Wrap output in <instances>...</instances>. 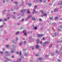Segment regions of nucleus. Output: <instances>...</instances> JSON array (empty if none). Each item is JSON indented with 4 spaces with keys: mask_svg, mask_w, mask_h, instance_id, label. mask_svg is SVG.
I'll return each mask as SVG.
<instances>
[{
    "mask_svg": "<svg viewBox=\"0 0 62 62\" xmlns=\"http://www.w3.org/2000/svg\"><path fill=\"white\" fill-rule=\"evenodd\" d=\"M44 34H38L37 35V36L39 38H40L41 37H43V36H44Z\"/></svg>",
    "mask_w": 62,
    "mask_h": 62,
    "instance_id": "f257e3e1",
    "label": "nucleus"
},
{
    "mask_svg": "<svg viewBox=\"0 0 62 62\" xmlns=\"http://www.w3.org/2000/svg\"><path fill=\"white\" fill-rule=\"evenodd\" d=\"M52 37H55V36H57L58 35L56 33H54L53 34H52Z\"/></svg>",
    "mask_w": 62,
    "mask_h": 62,
    "instance_id": "f03ea898",
    "label": "nucleus"
},
{
    "mask_svg": "<svg viewBox=\"0 0 62 62\" xmlns=\"http://www.w3.org/2000/svg\"><path fill=\"white\" fill-rule=\"evenodd\" d=\"M25 11H26V10L25 9L22 10L20 11V12L22 13H23L25 12Z\"/></svg>",
    "mask_w": 62,
    "mask_h": 62,
    "instance_id": "7ed1b4c3",
    "label": "nucleus"
},
{
    "mask_svg": "<svg viewBox=\"0 0 62 62\" xmlns=\"http://www.w3.org/2000/svg\"><path fill=\"white\" fill-rule=\"evenodd\" d=\"M4 58L5 59H6L7 61H11V60L10 59H8V58H7V57H6V56H5L4 57Z\"/></svg>",
    "mask_w": 62,
    "mask_h": 62,
    "instance_id": "20e7f679",
    "label": "nucleus"
},
{
    "mask_svg": "<svg viewBox=\"0 0 62 62\" xmlns=\"http://www.w3.org/2000/svg\"><path fill=\"white\" fill-rule=\"evenodd\" d=\"M35 47H36V48L37 49H39V46L38 45H37Z\"/></svg>",
    "mask_w": 62,
    "mask_h": 62,
    "instance_id": "39448f33",
    "label": "nucleus"
},
{
    "mask_svg": "<svg viewBox=\"0 0 62 62\" xmlns=\"http://www.w3.org/2000/svg\"><path fill=\"white\" fill-rule=\"evenodd\" d=\"M11 49H15V46L12 45L11 46Z\"/></svg>",
    "mask_w": 62,
    "mask_h": 62,
    "instance_id": "423d86ee",
    "label": "nucleus"
},
{
    "mask_svg": "<svg viewBox=\"0 0 62 62\" xmlns=\"http://www.w3.org/2000/svg\"><path fill=\"white\" fill-rule=\"evenodd\" d=\"M23 33H24V35H25V36H26L27 35V34L26 33V31H22Z\"/></svg>",
    "mask_w": 62,
    "mask_h": 62,
    "instance_id": "0eeeda50",
    "label": "nucleus"
},
{
    "mask_svg": "<svg viewBox=\"0 0 62 62\" xmlns=\"http://www.w3.org/2000/svg\"><path fill=\"white\" fill-rule=\"evenodd\" d=\"M62 27L61 26L59 27V29H58V30H59V31H61V29H62Z\"/></svg>",
    "mask_w": 62,
    "mask_h": 62,
    "instance_id": "6e6552de",
    "label": "nucleus"
},
{
    "mask_svg": "<svg viewBox=\"0 0 62 62\" xmlns=\"http://www.w3.org/2000/svg\"><path fill=\"white\" fill-rule=\"evenodd\" d=\"M23 42H20V43L19 44V46H22V45L23 44Z\"/></svg>",
    "mask_w": 62,
    "mask_h": 62,
    "instance_id": "1a4fd4ad",
    "label": "nucleus"
},
{
    "mask_svg": "<svg viewBox=\"0 0 62 62\" xmlns=\"http://www.w3.org/2000/svg\"><path fill=\"white\" fill-rule=\"evenodd\" d=\"M8 51H7L5 53V54L6 55H7V56H8V55H9L8 54Z\"/></svg>",
    "mask_w": 62,
    "mask_h": 62,
    "instance_id": "9d476101",
    "label": "nucleus"
},
{
    "mask_svg": "<svg viewBox=\"0 0 62 62\" xmlns=\"http://www.w3.org/2000/svg\"><path fill=\"white\" fill-rule=\"evenodd\" d=\"M33 29H34V30H37V29H38V27H34L33 28Z\"/></svg>",
    "mask_w": 62,
    "mask_h": 62,
    "instance_id": "9b49d317",
    "label": "nucleus"
},
{
    "mask_svg": "<svg viewBox=\"0 0 62 62\" xmlns=\"http://www.w3.org/2000/svg\"><path fill=\"white\" fill-rule=\"evenodd\" d=\"M29 16H28L27 17V18L26 19L25 21H27V20H28L29 19Z\"/></svg>",
    "mask_w": 62,
    "mask_h": 62,
    "instance_id": "f8f14e48",
    "label": "nucleus"
},
{
    "mask_svg": "<svg viewBox=\"0 0 62 62\" xmlns=\"http://www.w3.org/2000/svg\"><path fill=\"white\" fill-rule=\"evenodd\" d=\"M57 42L58 43L60 42V43H61L62 42V41H60L59 40H57Z\"/></svg>",
    "mask_w": 62,
    "mask_h": 62,
    "instance_id": "ddd939ff",
    "label": "nucleus"
},
{
    "mask_svg": "<svg viewBox=\"0 0 62 62\" xmlns=\"http://www.w3.org/2000/svg\"><path fill=\"white\" fill-rule=\"evenodd\" d=\"M17 62H21V59L20 58H19L18 60H17Z\"/></svg>",
    "mask_w": 62,
    "mask_h": 62,
    "instance_id": "4468645a",
    "label": "nucleus"
},
{
    "mask_svg": "<svg viewBox=\"0 0 62 62\" xmlns=\"http://www.w3.org/2000/svg\"><path fill=\"white\" fill-rule=\"evenodd\" d=\"M13 42L14 43H16V41L15 40H13Z\"/></svg>",
    "mask_w": 62,
    "mask_h": 62,
    "instance_id": "2eb2a0df",
    "label": "nucleus"
},
{
    "mask_svg": "<svg viewBox=\"0 0 62 62\" xmlns=\"http://www.w3.org/2000/svg\"><path fill=\"white\" fill-rule=\"evenodd\" d=\"M37 43H39V39H38L37 40Z\"/></svg>",
    "mask_w": 62,
    "mask_h": 62,
    "instance_id": "dca6fc26",
    "label": "nucleus"
},
{
    "mask_svg": "<svg viewBox=\"0 0 62 62\" xmlns=\"http://www.w3.org/2000/svg\"><path fill=\"white\" fill-rule=\"evenodd\" d=\"M24 55H25V56H26V55H27V53L25 52L24 53Z\"/></svg>",
    "mask_w": 62,
    "mask_h": 62,
    "instance_id": "f3484780",
    "label": "nucleus"
},
{
    "mask_svg": "<svg viewBox=\"0 0 62 62\" xmlns=\"http://www.w3.org/2000/svg\"><path fill=\"white\" fill-rule=\"evenodd\" d=\"M54 12H57V8H56L54 10Z\"/></svg>",
    "mask_w": 62,
    "mask_h": 62,
    "instance_id": "a211bd4d",
    "label": "nucleus"
},
{
    "mask_svg": "<svg viewBox=\"0 0 62 62\" xmlns=\"http://www.w3.org/2000/svg\"><path fill=\"white\" fill-rule=\"evenodd\" d=\"M32 20H33V21H36V18H34V17H33L32 18Z\"/></svg>",
    "mask_w": 62,
    "mask_h": 62,
    "instance_id": "6ab92c4d",
    "label": "nucleus"
},
{
    "mask_svg": "<svg viewBox=\"0 0 62 62\" xmlns=\"http://www.w3.org/2000/svg\"><path fill=\"white\" fill-rule=\"evenodd\" d=\"M50 20H53V16L50 17Z\"/></svg>",
    "mask_w": 62,
    "mask_h": 62,
    "instance_id": "aec40b11",
    "label": "nucleus"
},
{
    "mask_svg": "<svg viewBox=\"0 0 62 62\" xmlns=\"http://www.w3.org/2000/svg\"><path fill=\"white\" fill-rule=\"evenodd\" d=\"M46 42H45L43 45V46H46Z\"/></svg>",
    "mask_w": 62,
    "mask_h": 62,
    "instance_id": "412c9836",
    "label": "nucleus"
},
{
    "mask_svg": "<svg viewBox=\"0 0 62 62\" xmlns=\"http://www.w3.org/2000/svg\"><path fill=\"white\" fill-rule=\"evenodd\" d=\"M27 13H30V12L29 11V10H28L27 9Z\"/></svg>",
    "mask_w": 62,
    "mask_h": 62,
    "instance_id": "4be33fe9",
    "label": "nucleus"
},
{
    "mask_svg": "<svg viewBox=\"0 0 62 62\" xmlns=\"http://www.w3.org/2000/svg\"><path fill=\"white\" fill-rule=\"evenodd\" d=\"M42 58H39L38 60H42Z\"/></svg>",
    "mask_w": 62,
    "mask_h": 62,
    "instance_id": "5701e85b",
    "label": "nucleus"
},
{
    "mask_svg": "<svg viewBox=\"0 0 62 62\" xmlns=\"http://www.w3.org/2000/svg\"><path fill=\"white\" fill-rule=\"evenodd\" d=\"M62 1L61 2V3H58V5H62Z\"/></svg>",
    "mask_w": 62,
    "mask_h": 62,
    "instance_id": "b1692460",
    "label": "nucleus"
},
{
    "mask_svg": "<svg viewBox=\"0 0 62 62\" xmlns=\"http://www.w3.org/2000/svg\"><path fill=\"white\" fill-rule=\"evenodd\" d=\"M44 16H46L47 15V14L46 13L44 14L43 15Z\"/></svg>",
    "mask_w": 62,
    "mask_h": 62,
    "instance_id": "393cba45",
    "label": "nucleus"
},
{
    "mask_svg": "<svg viewBox=\"0 0 62 62\" xmlns=\"http://www.w3.org/2000/svg\"><path fill=\"white\" fill-rule=\"evenodd\" d=\"M55 20H56V19H58V18L57 17H56L55 18Z\"/></svg>",
    "mask_w": 62,
    "mask_h": 62,
    "instance_id": "a878e982",
    "label": "nucleus"
},
{
    "mask_svg": "<svg viewBox=\"0 0 62 62\" xmlns=\"http://www.w3.org/2000/svg\"><path fill=\"white\" fill-rule=\"evenodd\" d=\"M18 34H19V33L18 32H16V35H18Z\"/></svg>",
    "mask_w": 62,
    "mask_h": 62,
    "instance_id": "bb28decb",
    "label": "nucleus"
},
{
    "mask_svg": "<svg viewBox=\"0 0 62 62\" xmlns=\"http://www.w3.org/2000/svg\"><path fill=\"white\" fill-rule=\"evenodd\" d=\"M13 18H14V19H16V16H13Z\"/></svg>",
    "mask_w": 62,
    "mask_h": 62,
    "instance_id": "cd10ccee",
    "label": "nucleus"
},
{
    "mask_svg": "<svg viewBox=\"0 0 62 62\" xmlns=\"http://www.w3.org/2000/svg\"><path fill=\"white\" fill-rule=\"evenodd\" d=\"M40 11L41 13H44V12H43V11L42 10H40Z\"/></svg>",
    "mask_w": 62,
    "mask_h": 62,
    "instance_id": "c85d7f7f",
    "label": "nucleus"
},
{
    "mask_svg": "<svg viewBox=\"0 0 62 62\" xmlns=\"http://www.w3.org/2000/svg\"><path fill=\"white\" fill-rule=\"evenodd\" d=\"M6 46L7 48H8V47H9V45H6Z\"/></svg>",
    "mask_w": 62,
    "mask_h": 62,
    "instance_id": "c756f323",
    "label": "nucleus"
},
{
    "mask_svg": "<svg viewBox=\"0 0 62 62\" xmlns=\"http://www.w3.org/2000/svg\"><path fill=\"white\" fill-rule=\"evenodd\" d=\"M26 43V41H25L24 42V44H25Z\"/></svg>",
    "mask_w": 62,
    "mask_h": 62,
    "instance_id": "7c9ffc66",
    "label": "nucleus"
},
{
    "mask_svg": "<svg viewBox=\"0 0 62 62\" xmlns=\"http://www.w3.org/2000/svg\"><path fill=\"white\" fill-rule=\"evenodd\" d=\"M32 16L31 15H30L29 16H28V17H29V18H30V17H32Z\"/></svg>",
    "mask_w": 62,
    "mask_h": 62,
    "instance_id": "2f4dec72",
    "label": "nucleus"
},
{
    "mask_svg": "<svg viewBox=\"0 0 62 62\" xmlns=\"http://www.w3.org/2000/svg\"><path fill=\"white\" fill-rule=\"evenodd\" d=\"M4 20H5V21H7V20H8V19H4Z\"/></svg>",
    "mask_w": 62,
    "mask_h": 62,
    "instance_id": "473e14b6",
    "label": "nucleus"
},
{
    "mask_svg": "<svg viewBox=\"0 0 62 62\" xmlns=\"http://www.w3.org/2000/svg\"><path fill=\"white\" fill-rule=\"evenodd\" d=\"M21 57L22 58V59H23V55H21Z\"/></svg>",
    "mask_w": 62,
    "mask_h": 62,
    "instance_id": "72a5a7b5",
    "label": "nucleus"
},
{
    "mask_svg": "<svg viewBox=\"0 0 62 62\" xmlns=\"http://www.w3.org/2000/svg\"><path fill=\"white\" fill-rule=\"evenodd\" d=\"M15 4H16V5H17V4H18V2L16 1L15 2Z\"/></svg>",
    "mask_w": 62,
    "mask_h": 62,
    "instance_id": "f704fd0d",
    "label": "nucleus"
},
{
    "mask_svg": "<svg viewBox=\"0 0 62 62\" xmlns=\"http://www.w3.org/2000/svg\"><path fill=\"white\" fill-rule=\"evenodd\" d=\"M35 9H33V12H32L33 14H34V11H35Z\"/></svg>",
    "mask_w": 62,
    "mask_h": 62,
    "instance_id": "c9c22d12",
    "label": "nucleus"
},
{
    "mask_svg": "<svg viewBox=\"0 0 62 62\" xmlns=\"http://www.w3.org/2000/svg\"><path fill=\"white\" fill-rule=\"evenodd\" d=\"M21 5H22V6H23V2H22V3L21 4Z\"/></svg>",
    "mask_w": 62,
    "mask_h": 62,
    "instance_id": "e433bc0d",
    "label": "nucleus"
},
{
    "mask_svg": "<svg viewBox=\"0 0 62 62\" xmlns=\"http://www.w3.org/2000/svg\"><path fill=\"white\" fill-rule=\"evenodd\" d=\"M49 42H46V44H48V43H49Z\"/></svg>",
    "mask_w": 62,
    "mask_h": 62,
    "instance_id": "4c0bfd02",
    "label": "nucleus"
},
{
    "mask_svg": "<svg viewBox=\"0 0 62 62\" xmlns=\"http://www.w3.org/2000/svg\"><path fill=\"white\" fill-rule=\"evenodd\" d=\"M58 62H61V60H58Z\"/></svg>",
    "mask_w": 62,
    "mask_h": 62,
    "instance_id": "58836bf2",
    "label": "nucleus"
},
{
    "mask_svg": "<svg viewBox=\"0 0 62 62\" xmlns=\"http://www.w3.org/2000/svg\"><path fill=\"white\" fill-rule=\"evenodd\" d=\"M29 38L30 39H31L32 36H30V37H29Z\"/></svg>",
    "mask_w": 62,
    "mask_h": 62,
    "instance_id": "ea45409f",
    "label": "nucleus"
},
{
    "mask_svg": "<svg viewBox=\"0 0 62 62\" xmlns=\"http://www.w3.org/2000/svg\"><path fill=\"white\" fill-rule=\"evenodd\" d=\"M51 55H52V56H53L54 55V53H51Z\"/></svg>",
    "mask_w": 62,
    "mask_h": 62,
    "instance_id": "a19ab883",
    "label": "nucleus"
},
{
    "mask_svg": "<svg viewBox=\"0 0 62 62\" xmlns=\"http://www.w3.org/2000/svg\"><path fill=\"white\" fill-rule=\"evenodd\" d=\"M15 51H13L12 50L11 51V53H13V52H15Z\"/></svg>",
    "mask_w": 62,
    "mask_h": 62,
    "instance_id": "79ce46f5",
    "label": "nucleus"
},
{
    "mask_svg": "<svg viewBox=\"0 0 62 62\" xmlns=\"http://www.w3.org/2000/svg\"><path fill=\"white\" fill-rule=\"evenodd\" d=\"M16 54H18L19 53V52H18L17 51H16Z\"/></svg>",
    "mask_w": 62,
    "mask_h": 62,
    "instance_id": "37998d69",
    "label": "nucleus"
},
{
    "mask_svg": "<svg viewBox=\"0 0 62 62\" xmlns=\"http://www.w3.org/2000/svg\"><path fill=\"white\" fill-rule=\"evenodd\" d=\"M7 19H8V20H9V19H10V17H7Z\"/></svg>",
    "mask_w": 62,
    "mask_h": 62,
    "instance_id": "c03bdc74",
    "label": "nucleus"
},
{
    "mask_svg": "<svg viewBox=\"0 0 62 62\" xmlns=\"http://www.w3.org/2000/svg\"><path fill=\"white\" fill-rule=\"evenodd\" d=\"M35 56H39V55L38 54H37L35 55Z\"/></svg>",
    "mask_w": 62,
    "mask_h": 62,
    "instance_id": "a18cd8bd",
    "label": "nucleus"
},
{
    "mask_svg": "<svg viewBox=\"0 0 62 62\" xmlns=\"http://www.w3.org/2000/svg\"><path fill=\"white\" fill-rule=\"evenodd\" d=\"M37 7V5L35 6L34 7V8H36Z\"/></svg>",
    "mask_w": 62,
    "mask_h": 62,
    "instance_id": "49530a36",
    "label": "nucleus"
},
{
    "mask_svg": "<svg viewBox=\"0 0 62 62\" xmlns=\"http://www.w3.org/2000/svg\"><path fill=\"white\" fill-rule=\"evenodd\" d=\"M42 0H40V2L41 3H42Z\"/></svg>",
    "mask_w": 62,
    "mask_h": 62,
    "instance_id": "de8ad7c7",
    "label": "nucleus"
},
{
    "mask_svg": "<svg viewBox=\"0 0 62 62\" xmlns=\"http://www.w3.org/2000/svg\"><path fill=\"white\" fill-rule=\"evenodd\" d=\"M44 16L43 15H41L40 16L41 17H42Z\"/></svg>",
    "mask_w": 62,
    "mask_h": 62,
    "instance_id": "09e8293b",
    "label": "nucleus"
},
{
    "mask_svg": "<svg viewBox=\"0 0 62 62\" xmlns=\"http://www.w3.org/2000/svg\"><path fill=\"white\" fill-rule=\"evenodd\" d=\"M3 26V25H2L1 26H0V28H2V27Z\"/></svg>",
    "mask_w": 62,
    "mask_h": 62,
    "instance_id": "8fccbe9b",
    "label": "nucleus"
},
{
    "mask_svg": "<svg viewBox=\"0 0 62 62\" xmlns=\"http://www.w3.org/2000/svg\"><path fill=\"white\" fill-rule=\"evenodd\" d=\"M28 5L29 6H31V4H29Z\"/></svg>",
    "mask_w": 62,
    "mask_h": 62,
    "instance_id": "3c124183",
    "label": "nucleus"
},
{
    "mask_svg": "<svg viewBox=\"0 0 62 62\" xmlns=\"http://www.w3.org/2000/svg\"><path fill=\"white\" fill-rule=\"evenodd\" d=\"M39 21H42V19H39Z\"/></svg>",
    "mask_w": 62,
    "mask_h": 62,
    "instance_id": "603ef678",
    "label": "nucleus"
},
{
    "mask_svg": "<svg viewBox=\"0 0 62 62\" xmlns=\"http://www.w3.org/2000/svg\"><path fill=\"white\" fill-rule=\"evenodd\" d=\"M26 51V49H25V48H24L23 49V51Z\"/></svg>",
    "mask_w": 62,
    "mask_h": 62,
    "instance_id": "864d4df0",
    "label": "nucleus"
},
{
    "mask_svg": "<svg viewBox=\"0 0 62 62\" xmlns=\"http://www.w3.org/2000/svg\"><path fill=\"white\" fill-rule=\"evenodd\" d=\"M5 0H3V3H5Z\"/></svg>",
    "mask_w": 62,
    "mask_h": 62,
    "instance_id": "5fc2aeb1",
    "label": "nucleus"
},
{
    "mask_svg": "<svg viewBox=\"0 0 62 62\" xmlns=\"http://www.w3.org/2000/svg\"><path fill=\"white\" fill-rule=\"evenodd\" d=\"M40 44H42V42L41 41L40 42Z\"/></svg>",
    "mask_w": 62,
    "mask_h": 62,
    "instance_id": "6e6d98bb",
    "label": "nucleus"
},
{
    "mask_svg": "<svg viewBox=\"0 0 62 62\" xmlns=\"http://www.w3.org/2000/svg\"><path fill=\"white\" fill-rule=\"evenodd\" d=\"M22 53V52H21V51H20V53L19 54V55H21V54Z\"/></svg>",
    "mask_w": 62,
    "mask_h": 62,
    "instance_id": "4d7b16f0",
    "label": "nucleus"
},
{
    "mask_svg": "<svg viewBox=\"0 0 62 62\" xmlns=\"http://www.w3.org/2000/svg\"><path fill=\"white\" fill-rule=\"evenodd\" d=\"M56 24V23H53V24L54 25H55V24Z\"/></svg>",
    "mask_w": 62,
    "mask_h": 62,
    "instance_id": "13d9d810",
    "label": "nucleus"
},
{
    "mask_svg": "<svg viewBox=\"0 0 62 62\" xmlns=\"http://www.w3.org/2000/svg\"><path fill=\"white\" fill-rule=\"evenodd\" d=\"M52 45H50V46H49V47H50V48H51V47H52Z\"/></svg>",
    "mask_w": 62,
    "mask_h": 62,
    "instance_id": "bf43d9fd",
    "label": "nucleus"
},
{
    "mask_svg": "<svg viewBox=\"0 0 62 62\" xmlns=\"http://www.w3.org/2000/svg\"><path fill=\"white\" fill-rule=\"evenodd\" d=\"M0 53L1 54H3V52H0Z\"/></svg>",
    "mask_w": 62,
    "mask_h": 62,
    "instance_id": "052dcab7",
    "label": "nucleus"
},
{
    "mask_svg": "<svg viewBox=\"0 0 62 62\" xmlns=\"http://www.w3.org/2000/svg\"><path fill=\"white\" fill-rule=\"evenodd\" d=\"M24 20V19H22V22H23V21Z\"/></svg>",
    "mask_w": 62,
    "mask_h": 62,
    "instance_id": "680f3d73",
    "label": "nucleus"
},
{
    "mask_svg": "<svg viewBox=\"0 0 62 62\" xmlns=\"http://www.w3.org/2000/svg\"><path fill=\"white\" fill-rule=\"evenodd\" d=\"M17 25H20V23H18L17 24Z\"/></svg>",
    "mask_w": 62,
    "mask_h": 62,
    "instance_id": "e2e57ef3",
    "label": "nucleus"
},
{
    "mask_svg": "<svg viewBox=\"0 0 62 62\" xmlns=\"http://www.w3.org/2000/svg\"><path fill=\"white\" fill-rule=\"evenodd\" d=\"M30 62H33V61L31 59L30 60Z\"/></svg>",
    "mask_w": 62,
    "mask_h": 62,
    "instance_id": "0e129e2a",
    "label": "nucleus"
},
{
    "mask_svg": "<svg viewBox=\"0 0 62 62\" xmlns=\"http://www.w3.org/2000/svg\"><path fill=\"white\" fill-rule=\"evenodd\" d=\"M17 15H18V16H19L20 15V14H19V13H17Z\"/></svg>",
    "mask_w": 62,
    "mask_h": 62,
    "instance_id": "69168bd1",
    "label": "nucleus"
},
{
    "mask_svg": "<svg viewBox=\"0 0 62 62\" xmlns=\"http://www.w3.org/2000/svg\"><path fill=\"white\" fill-rule=\"evenodd\" d=\"M60 50H62V47H61L60 49Z\"/></svg>",
    "mask_w": 62,
    "mask_h": 62,
    "instance_id": "338daca9",
    "label": "nucleus"
},
{
    "mask_svg": "<svg viewBox=\"0 0 62 62\" xmlns=\"http://www.w3.org/2000/svg\"><path fill=\"white\" fill-rule=\"evenodd\" d=\"M46 57H48V55H46Z\"/></svg>",
    "mask_w": 62,
    "mask_h": 62,
    "instance_id": "774afa93",
    "label": "nucleus"
}]
</instances>
